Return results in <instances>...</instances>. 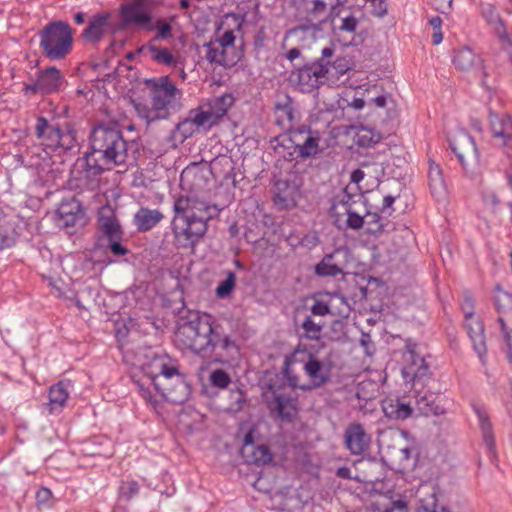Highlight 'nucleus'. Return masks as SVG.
Segmentation results:
<instances>
[{"label":"nucleus","instance_id":"obj_9","mask_svg":"<svg viewBox=\"0 0 512 512\" xmlns=\"http://www.w3.org/2000/svg\"><path fill=\"white\" fill-rule=\"evenodd\" d=\"M288 136L295 153L302 159L313 158L322 151L321 133L310 126H288Z\"/></svg>","mask_w":512,"mask_h":512},{"label":"nucleus","instance_id":"obj_32","mask_svg":"<svg viewBox=\"0 0 512 512\" xmlns=\"http://www.w3.org/2000/svg\"><path fill=\"white\" fill-rule=\"evenodd\" d=\"M428 184L431 194L436 198H441L446 193V184L442 170L439 164L429 160Z\"/></svg>","mask_w":512,"mask_h":512},{"label":"nucleus","instance_id":"obj_44","mask_svg":"<svg viewBox=\"0 0 512 512\" xmlns=\"http://www.w3.org/2000/svg\"><path fill=\"white\" fill-rule=\"evenodd\" d=\"M138 392L140 396L145 400V402L150 405L154 410H157V407L159 405L158 399L153 395L152 390L150 389V381L148 383H144L143 381L139 380L135 382Z\"/></svg>","mask_w":512,"mask_h":512},{"label":"nucleus","instance_id":"obj_16","mask_svg":"<svg viewBox=\"0 0 512 512\" xmlns=\"http://www.w3.org/2000/svg\"><path fill=\"white\" fill-rule=\"evenodd\" d=\"M234 97L232 94H223L209 100L207 103L197 107L199 112L207 118L206 122L211 128L227 114L228 109L233 105Z\"/></svg>","mask_w":512,"mask_h":512},{"label":"nucleus","instance_id":"obj_6","mask_svg":"<svg viewBox=\"0 0 512 512\" xmlns=\"http://www.w3.org/2000/svg\"><path fill=\"white\" fill-rule=\"evenodd\" d=\"M40 48L49 60L64 59L72 50L73 33L68 23L54 21L40 32Z\"/></svg>","mask_w":512,"mask_h":512},{"label":"nucleus","instance_id":"obj_29","mask_svg":"<svg viewBox=\"0 0 512 512\" xmlns=\"http://www.w3.org/2000/svg\"><path fill=\"white\" fill-rule=\"evenodd\" d=\"M465 327L467 328L468 335L473 343L474 350L480 359H483L486 354V342L482 322L475 317L473 320L465 319Z\"/></svg>","mask_w":512,"mask_h":512},{"label":"nucleus","instance_id":"obj_56","mask_svg":"<svg viewBox=\"0 0 512 512\" xmlns=\"http://www.w3.org/2000/svg\"><path fill=\"white\" fill-rule=\"evenodd\" d=\"M267 41H268V35L266 33V30L264 27H261L258 29L254 36V50L257 53H260L262 50H264L267 47Z\"/></svg>","mask_w":512,"mask_h":512},{"label":"nucleus","instance_id":"obj_33","mask_svg":"<svg viewBox=\"0 0 512 512\" xmlns=\"http://www.w3.org/2000/svg\"><path fill=\"white\" fill-rule=\"evenodd\" d=\"M139 52L147 53L150 58L158 64L166 66H176V59L167 48L158 47L155 43L149 42L147 45L142 46Z\"/></svg>","mask_w":512,"mask_h":512},{"label":"nucleus","instance_id":"obj_47","mask_svg":"<svg viewBox=\"0 0 512 512\" xmlns=\"http://www.w3.org/2000/svg\"><path fill=\"white\" fill-rule=\"evenodd\" d=\"M116 221H118V219L115 210L111 206L105 205L99 209L97 218L98 229Z\"/></svg>","mask_w":512,"mask_h":512},{"label":"nucleus","instance_id":"obj_8","mask_svg":"<svg viewBox=\"0 0 512 512\" xmlns=\"http://www.w3.org/2000/svg\"><path fill=\"white\" fill-rule=\"evenodd\" d=\"M35 135L41 144L52 150H70L75 146V132L71 129L62 130L58 125L51 124L45 117H39L35 125Z\"/></svg>","mask_w":512,"mask_h":512},{"label":"nucleus","instance_id":"obj_2","mask_svg":"<svg viewBox=\"0 0 512 512\" xmlns=\"http://www.w3.org/2000/svg\"><path fill=\"white\" fill-rule=\"evenodd\" d=\"M91 151L84 156L85 170L98 176L111 166L124 164L128 159L129 145L122 132L109 124L96 125L89 136Z\"/></svg>","mask_w":512,"mask_h":512},{"label":"nucleus","instance_id":"obj_40","mask_svg":"<svg viewBox=\"0 0 512 512\" xmlns=\"http://www.w3.org/2000/svg\"><path fill=\"white\" fill-rule=\"evenodd\" d=\"M330 59H324V64L329 65V78H339L350 70V64L345 58H337L333 62Z\"/></svg>","mask_w":512,"mask_h":512},{"label":"nucleus","instance_id":"obj_23","mask_svg":"<svg viewBox=\"0 0 512 512\" xmlns=\"http://www.w3.org/2000/svg\"><path fill=\"white\" fill-rule=\"evenodd\" d=\"M472 408L478 418L479 428L482 434L483 442L491 454L495 453V438L493 425L487 408L479 403H473Z\"/></svg>","mask_w":512,"mask_h":512},{"label":"nucleus","instance_id":"obj_11","mask_svg":"<svg viewBox=\"0 0 512 512\" xmlns=\"http://www.w3.org/2000/svg\"><path fill=\"white\" fill-rule=\"evenodd\" d=\"M322 34L323 31L317 24L300 25L286 33L283 46L296 45L304 51L320 48Z\"/></svg>","mask_w":512,"mask_h":512},{"label":"nucleus","instance_id":"obj_51","mask_svg":"<svg viewBox=\"0 0 512 512\" xmlns=\"http://www.w3.org/2000/svg\"><path fill=\"white\" fill-rule=\"evenodd\" d=\"M139 493V485L136 481H126L122 482L119 487V495L121 498L126 500L132 499Z\"/></svg>","mask_w":512,"mask_h":512},{"label":"nucleus","instance_id":"obj_31","mask_svg":"<svg viewBox=\"0 0 512 512\" xmlns=\"http://www.w3.org/2000/svg\"><path fill=\"white\" fill-rule=\"evenodd\" d=\"M416 409L423 415H441L444 408L437 402V396L431 392H417L415 396Z\"/></svg>","mask_w":512,"mask_h":512},{"label":"nucleus","instance_id":"obj_1","mask_svg":"<svg viewBox=\"0 0 512 512\" xmlns=\"http://www.w3.org/2000/svg\"><path fill=\"white\" fill-rule=\"evenodd\" d=\"M177 345L183 349L217 361L238 351L236 342L209 314L194 315L179 324L175 333Z\"/></svg>","mask_w":512,"mask_h":512},{"label":"nucleus","instance_id":"obj_59","mask_svg":"<svg viewBox=\"0 0 512 512\" xmlns=\"http://www.w3.org/2000/svg\"><path fill=\"white\" fill-rule=\"evenodd\" d=\"M284 375L287 378V380H288V382H289L291 387H293V388H300L303 391L311 389V386H309V385H307V386L300 385L299 382H298L299 381L298 377L295 376V375H292L288 367H285Z\"/></svg>","mask_w":512,"mask_h":512},{"label":"nucleus","instance_id":"obj_7","mask_svg":"<svg viewBox=\"0 0 512 512\" xmlns=\"http://www.w3.org/2000/svg\"><path fill=\"white\" fill-rule=\"evenodd\" d=\"M334 44L321 48L320 59L311 65H306L291 74V81L302 92H312L329 79V65L324 64V59L332 58L335 52Z\"/></svg>","mask_w":512,"mask_h":512},{"label":"nucleus","instance_id":"obj_50","mask_svg":"<svg viewBox=\"0 0 512 512\" xmlns=\"http://www.w3.org/2000/svg\"><path fill=\"white\" fill-rule=\"evenodd\" d=\"M276 110L279 118L282 120L286 119L290 123L289 126H294L295 111L289 99L284 104H277Z\"/></svg>","mask_w":512,"mask_h":512},{"label":"nucleus","instance_id":"obj_42","mask_svg":"<svg viewBox=\"0 0 512 512\" xmlns=\"http://www.w3.org/2000/svg\"><path fill=\"white\" fill-rule=\"evenodd\" d=\"M236 285V275L232 271L226 273V279L221 281L215 289L217 297L223 299L228 297Z\"/></svg>","mask_w":512,"mask_h":512},{"label":"nucleus","instance_id":"obj_14","mask_svg":"<svg viewBox=\"0 0 512 512\" xmlns=\"http://www.w3.org/2000/svg\"><path fill=\"white\" fill-rule=\"evenodd\" d=\"M206 120L207 118L197 108L190 110L188 117L179 122L171 132V138L183 143L200 129L209 130L210 127Z\"/></svg>","mask_w":512,"mask_h":512},{"label":"nucleus","instance_id":"obj_46","mask_svg":"<svg viewBox=\"0 0 512 512\" xmlns=\"http://www.w3.org/2000/svg\"><path fill=\"white\" fill-rule=\"evenodd\" d=\"M85 212L80 201H78L75 197L64 199L57 210L58 215H67L73 213H81Z\"/></svg>","mask_w":512,"mask_h":512},{"label":"nucleus","instance_id":"obj_35","mask_svg":"<svg viewBox=\"0 0 512 512\" xmlns=\"http://www.w3.org/2000/svg\"><path fill=\"white\" fill-rule=\"evenodd\" d=\"M363 211L365 212L364 217V227L367 234L378 235L384 231L385 224L383 223V218L375 212H368L366 208L363 207Z\"/></svg>","mask_w":512,"mask_h":512},{"label":"nucleus","instance_id":"obj_58","mask_svg":"<svg viewBox=\"0 0 512 512\" xmlns=\"http://www.w3.org/2000/svg\"><path fill=\"white\" fill-rule=\"evenodd\" d=\"M358 25V20L352 15L341 18L339 29L344 32L354 33Z\"/></svg>","mask_w":512,"mask_h":512},{"label":"nucleus","instance_id":"obj_19","mask_svg":"<svg viewBox=\"0 0 512 512\" xmlns=\"http://www.w3.org/2000/svg\"><path fill=\"white\" fill-rule=\"evenodd\" d=\"M489 124L494 139L510 148L512 144V117L508 114L489 113Z\"/></svg>","mask_w":512,"mask_h":512},{"label":"nucleus","instance_id":"obj_5","mask_svg":"<svg viewBox=\"0 0 512 512\" xmlns=\"http://www.w3.org/2000/svg\"><path fill=\"white\" fill-rule=\"evenodd\" d=\"M145 85L151 97V107L141 108L138 105L136 108L148 123L166 119L170 115V110L180 108L182 93L168 76L147 79Z\"/></svg>","mask_w":512,"mask_h":512},{"label":"nucleus","instance_id":"obj_25","mask_svg":"<svg viewBox=\"0 0 512 512\" xmlns=\"http://www.w3.org/2000/svg\"><path fill=\"white\" fill-rule=\"evenodd\" d=\"M164 219V214L158 209L141 207L133 218L138 232L145 233L152 230Z\"/></svg>","mask_w":512,"mask_h":512},{"label":"nucleus","instance_id":"obj_37","mask_svg":"<svg viewBox=\"0 0 512 512\" xmlns=\"http://www.w3.org/2000/svg\"><path fill=\"white\" fill-rule=\"evenodd\" d=\"M323 322H315L311 316H306L301 328L303 329V337L309 340H319L321 337Z\"/></svg>","mask_w":512,"mask_h":512},{"label":"nucleus","instance_id":"obj_12","mask_svg":"<svg viewBox=\"0 0 512 512\" xmlns=\"http://www.w3.org/2000/svg\"><path fill=\"white\" fill-rule=\"evenodd\" d=\"M450 147L463 167L478 160L475 141L465 130H459L453 135L450 140Z\"/></svg>","mask_w":512,"mask_h":512},{"label":"nucleus","instance_id":"obj_24","mask_svg":"<svg viewBox=\"0 0 512 512\" xmlns=\"http://www.w3.org/2000/svg\"><path fill=\"white\" fill-rule=\"evenodd\" d=\"M121 16L125 25H135L146 29L152 20L151 15L141 5L135 3L123 6Z\"/></svg>","mask_w":512,"mask_h":512},{"label":"nucleus","instance_id":"obj_22","mask_svg":"<svg viewBox=\"0 0 512 512\" xmlns=\"http://www.w3.org/2000/svg\"><path fill=\"white\" fill-rule=\"evenodd\" d=\"M63 83L64 78L61 72L55 67H49L39 73L38 79L31 89L43 94H50L58 91Z\"/></svg>","mask_w":512,"mask_h":512},{"label":"nucleus","instance_id":"obj_27","mask_svg":"<svg viewBox=\"0 0 512 512\" xmlns=\"http://www.w3.org/2000/svg\"><path fill=\"white\" fill-rule=\"evenodd\" d=\"M70 386V381L62 380L50 387L49 403L47 404L49 413L62 410L68 400Z\"/></svg>","mask_w":512,"mask_h":512},{"label":"nucleus","instance_id":"obj_60","mask_svg":"<svg viewBox=\"0 0 512 512\" xmlns=\"http://www.w3.org/2000/svg\"><path fill=\"white\" fill-rule=\"evenodd\" d=\"M311 312L316 316H325L330 313V308L326 303L317 301L312 305Z\"/></svg>","mask_w":512,"mask_h":512},{"label":"nucleus","instance_id":"obj_41","mask_svg":"<svg viewBox=\"0 0 512 512\" xmlns=\"http://www.w3.org/2000/svg\"><path fill=\"white\" fill-rule=\"evenodd\" d=\"M148 30H156L157 33L153 37V39L150 41L152 43H155L159 40H167L172 37V26L170 23L164 21V20H157L154 25H149Z\"/></svg>","mask_w":512,"mask_h":512},{"label":"nucleus","instance_id":"obj_43","mask_svg":"<svg viewBox=\"0 0 512 512\" xmlns=\"http://www.w3.org/2000/svg\"><path fill=\"white\" fill-rule=\"evenodd\" d=\"M345 214L347 215L346 226L353 230H358L364 227L365 217L361 211L356 207L346 208Z\"/></svg>","mask_w":512,"mask_h":512},{"label":"nucleus","instance_id":"obj_38","mask_svg":"<svg viewBox=\"0 0 512 512\" xmlns=\"http://www.w3.org/2000/svg\"><path fill=\"white\" fill-rule=\"evenodd\" d=\"M494 305L497 312L501 315L512 312V295L501 289L500 286H497Z\"/></svg>","mask_w":512,"mask_h":512},{"label":"nucleus","instance_id":"obj_64","mask_svg":"<svg viewBox=\"0 0 512 512\" xmlns=\"http://www.w3.org/2000/svg\"><path fill=\"white\" fill-rule=\"evenodd\" d=\"M13 239L8 235V233L0 228V250L8 248L12 245Z\"/></svg>","mask_w":512,"mask_h":512},{"label":"nucleus","instance_id":"obj_3","mask_svg":"<svg viewBox=\"0 0 512 512\" xmlns=\"http://www.w3.org/2000/svg\"><path fill=\"white\" fill-rule=\"evenodd\" d=\"M189 197H178L173 205L175 213L171 221L174 245L182 249H194L208 229V206Z\"/></svg>","mask_w":512,"mask_h":512},{"label":"nucleus","instance_id":"obj_4","mask_svg":"<svg viewBox=\"0 0 512 512\" xmlns=\"http://www.w3.org/2000/svg\"><path fill=\"white\" fill-rule=\"evenodd\" d=\"M146 376L161 396L174 404L184 403L190 394V386L178 367L164 356L153 357L147 365Z\"/></svg>","mask_w":512,"mask_h":512},{"label":"nucleus","instance_id":"obj_36","mask_svg":"<svg viewBox=\"0 0 512 512\" xmlns=\"http://www.w3.org/2000/svg\"><path fill=\"white\" fill-rule=\"evenodd\" d=\"M315 273L318 276L334 277L342 273L341 268L333 263V254H327L324 258L315 266Z\"/></svg>","mask_w":512,"mask_h":512},{"label":"nucleus","instance_id":"obj_21","mask_svg":"<svg viewBox=\"0 0 512 512\" xmlns=\"http://www.w3.org/2000/svg\"><path fill=\"white\" fill-rule=\"evenodd\" d=\"M205 58L212 64L224 67L234 66L240 59L241 54L238 52H230L221 46V43L210 41L204 45Z\"/></svg>","mask_w":512,"mask_h":512},{"label":"nucleus","instance_id":"obj_34","mask_svg":"<svg viewBox=\"0 0 512 512\" xmlns=\"http://www.w3.org/2000/svg\"><path fill=\"white\" fill-rule=\"evenodd\" d=\"M478 62L480 59L469 47H461L454 52L453 63L459 70L468 71Z\"/></svg>","mask_w":512,"mask_h":512},{"label":"nucleus","instance_id":"obj_18","mask_svg":"<svg viewBox=\"0 0 512 512\" xmlns=\"http://www.w3.org/2000/svg\"><path fill=\"white\" fill-rule=\"evenodd\" d=\"M371 438L360 423H351L344 432V443L352 455H361L369 448Z\"/></svg>","mask_w":512,"mask_h":512},{"label":"nucleus","instance_id":"obj_15","mask_svg":"<svg viewBox=\"0 0 512 512\" xmlns=\"http://www.w3.org/2000/svg\"><path fill=\"white\" fill-rule=\"evenodd\" d=\"M112 14L110 12L97 13L91 17L87 27L83 30L81 37L89 44H97L108 32H113L111 22Z\"/></svg>","mask_w":512,"mask_h":512},{"label":"nucleus","instance_id":"obj_48","mask_svg":"<svg viewBox=\"0 0 512 512\" xmlns=\"http://www.w3.org/2000/svg\"><path fill=\"white\" fill-rule=\"evenodd\" d=\"M98 230L101 232L104 241L110 239H123L124 232L119 220L114 223L107 224Z\"/></svg>","mask_w":512,"mask_h":512},{"label":"nucleus","instance_id":"obj_39","mask_svg":"<svg viewBox=\"0 0 512 512\" xmlns=\"http://www.w3.org/2000/svg\"><path fill=\"white\" fill-rule=\"evenodd\" d=\"M380 139L381 136L379 133L365 127L360 128L356 134V143L362 147H369L376 144Z\"/></svg>","mask_w":512,"mask_h":512},{"label":"nucleus","instance_id":"obj_30","mask_svg":"<svg viewBox=\"0 0 512 512\" xmlns=\"http://www.w3.org/2000/svg\"><path fill=\"white\" fill-rule=\"evenodd\" d=\"M240 453L245 461L249 464H255L257 466H263L272 461V454L267 445H254L247 446L245 449H241Z\"/></svg>","mask_w":512,"mask_h":512},{"label":"nucleus","instance_id":"obj_10","mask_svg":"<svg viewBox=\"0 0 512 512\" xmlns=\"http://www.w3.org/2000/svg\"><path fill=\"white\" fill-rule=\"evenodd\" d=\"M264 397L271 414L281 422H292L296 418V400L280 387L269 385Z\"/></svg>","mask_w":512,"mask_h":512},{"label":"nucleus","instance_id":"obj_63","mask_svg":"<svg viewBox=\"0 0 512 512\" xmlns=\"http://www.w3.org/2000/svg\"><path fill=\"white\" fill-rule=\"evenodd\" d=\"M385 512H408V506L406 501L398 499L393 501L391 506L387 508Z\"/></svg>","mask_w":512,"mask_h":512},{"label":"nucleus","instance_id":"obj_49","mask_svg":"<svg viewBox=\"0 0 512 512\" xmlns=\"http://www.w3.org/2000/svg\"><path fill=\"white\" fill-rule=\"evenodd\" d=\"M210 382L214 387L224 389L231 383V378L224 370L217 369L211 373Z\"/></svg>","mask_w":512,"mask_h":512},{"label":"nucleus","instance_id":"obj_53","mask_svg":"<svg viewBox=\"0 0 512 512\" xmlns=\"http://www.w3.org/2000/svg\"><path fill=\"white\" fill-rule=\"evenodd\" d=\"M311 15L319 22L326 20L327 3L324 0H313Z\"/></svg>","mask_w":512,"mask_h":512},{"label":"nucleus","instance_id":"obj_55","mask_svg":"<svg viewBox=\"0 0 512 512\" xmlns=\"http://www.w3.org/2000/svg\"><path fill=\"white\" fill-rule=\"evenodd\" d=\"M216 43H221V46L230 52H236L234 49L235 36L234 32L229 29L217 39L214 40Z\"/></svg>","mask_w":512,"mask_h":512},{"label":"nucleus","instance_id":"obj_61","mask_svg":"<svg viewBox=\"0 0 512 512\" xmlns=\"http://www.w3.org/2000/svg\"><path fill=\"white\" fill-rule=\"evenodd\" d=\"M340 202L345 209L356 205L364 206L361 195H358V200H354L350 194L345 193Z\"/></svg>","mask_w":512,"mask_h":512},{"label":"nucleus","instance_id":"obj_45","mask_svg":"<svg viewBox=\"0 0 512 512\" xmlns=\"http://www.w3.org/2000/svg\"><path fill=\"white\" fill-rule=\"evenodd\" d=\"M60 225L66 228L70 227H83L86 223V214L85 212L81 213H73L67 215H58Z\"/></svg>","mask_w":512,"mask_h":512},{"label":"nucleus","instance_id":"obj_52","mask_svg":"<svg viewBox=\"0 0 512 512\" xmlns=\"http://www.w3.org/2000/svg\"><path fill=\"white\" fill-rule=\"evenodd\" d=\"M122 239H110L106 240L103 244L111 254L116 257L125 256L129 253V250L122 244Z\"/></svg>","mask_w":512,"mask_h":512},{"label":"nucleus","instance_id":"obj_17","mask_svg":"<svg viewBox=\"0 0 512 512\" xmlns=\"http://www.w3.org/2000/svg\"><path fill=\"white\" fill-rule=\"evenodd\" d=\"M405 354L406 367L403 369L404 378L410 380L416 385V382L425 378L429 374V366L423 356L416 352L415 344H407Z\"/></svg>","mask_w":512,"mask_h":512},{"label":"nucleus","instance_id":"obj_28","mask_svg":"<svg viewBox=\"0 0 512 512\" xmlns=\"http://www.w3.org/2000/svg\"><path fill=\"white\" fill-rule=\"evenodd\" d=\"M481 11L482 16L487 23L492 26L499 39L505 43H511L510 35L507 33L503 20L495 6L492 4H483Z\"/></svg>","mask_w":512,"mask_h":512},{"label":"nucleus","instance_id":"obj_62","mask_svg":"<svg viewBox=\"0 0 512 512\" xmlns=\"http://www.w3.org/2000/svg\"><path fill=\"white\" fill-rule=\"evenodd\" d=\"M52 498V492L48 488H41L36 493V501L38 505L46 504Z\"/></svg>","mask_w":512,"mask_h":512},{"label":"nucleus","instance_id":"obj_54","mask_svg":"<svg viewBox=\"0 0 512 512\" xmlns=\"http://www.w3.org/2000/svg\"><path fill=\"white\" fill-rule=\"evenodd\" d=\"M474 299L471 294L465 292L463 295V300L461 302V309L464 313L465 319L473 320L474 318Z\"/></svg>","mask_w":512,"mask_h":512},{"label":"nucleus","instance_id":"obj_57","mask_svg":"<svg viewBox=\"0 0 512 512\" xmlns=\"http://www.w3.org/2000/svg\"><path fill=\"white\" fill-rule=\"evenodd\" d=\"M372 7V14L382 18L387 14L388 5L386 0H365Z\"/></svg>","mask_w":512,"mask_h":512},{"label":"nucleus","instance_id":"obj_13","mask_svg":"<svg viewBox=\"0 0 512 512\" xmlns=\"http://www.w3.org/2000/svg\"><path fill=\"white\" fill-rule=\"evenodd\" d=\"M301 353L300 349H296L294 357ZM303 358L299 361L303 362V370L311 381V388H318L324 385L330 379V369L322 361H320L312 353L302 352Z\"/></svg>","mask_w":512,"mask_h":512},{"label":"nucleus","instance_id":"obj_26","mask_svg":"<svg viewBox=\"0 0 512 512\" xmlns=\"http://www.w3.org/2000/svg\"><path fill=\"white\" fill-rule=\"evenodd\" d=\"M382 410L389 419L405 420L411 416L413 408L399 398L387 397L382 401Z\"/></svg>","mask_w":512,"mask_h":512},{"label":"nucleus","instance_id":"obj_20","mask_svg":"<svg viewBox=\"0 0 512 512\" xmlns=\"http://www.w3.org/2000/svg\"><path fill=\"white\" fill-rule=\"evenodd\" d=\"M438 487L433 483H424L416 491L419 502L417 512H450L446 507L437 503Z\"/></svg>","mask_w":512,"mask_h":512}]
</instances>
